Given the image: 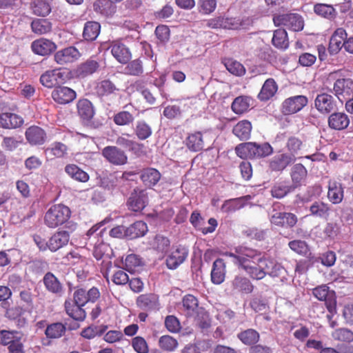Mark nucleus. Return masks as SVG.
Segmentation results:
<instances>
[{"label": "nucleus", "instance_id": "20e7f679", "mask_svg": "<svg viewBox=\"0 0 353 353\" xmlns=\"http://www.w3.org/2000/svg\"><path fill=\"white\" fill-rule=\"evenodd\" d=\"M276 26H283L293 31H300L303 28L304 22L301 15L296 13L279 14L274 17Z\"/></svg>", "mask_w": 353, "mask_h": 353}, {"label": "nucleus", "instance_id": "ea45409f", "mask_svg": "<svg viewBox=\"0 0 353 353\" xmlns=\"http://www.w3.org/2000/svg\"><path fill=\"white\" fill-rule=\"evenodd\" d=\"M161 176V173L157 169L148 168L141 171L140 179L145 186L152 187L159 181Z\"/></svg>", "mask_w": 353, "mask_h": 353}, {"label": "nucleus", "instance_id": "13d9d810", "mask_svg": "<svg viewBox=\"0 0 353 353\" xmlns=\"http://www.w3.org/2000/svg\"><path fill=\"white\" fill-rule=\"evenodd\" d=\"M289 248L296 254L301 256H307L310 252V248L305 241L293 240L288 243Z\"/></svg>", "mask_w": 353, "mask_h": 353}, {"label": "nucleus", "instance_id": "bb28decb", "mask_svg": "<svg viewBox=\"0 0 353 353\" xmlns=\"http://www.w3.org/2000/svg\"><path fill=\"white\" fill-rule=\"evenodd\" d=\"M70 240V234L65 230L56 232L48 240V249L51 252H56L66 245Z\"/></svg>", "mask_w": 353, "mask_h": 353}, {"label": "nucleus", "instance_id": "9d476101", "mask_svg": "<svg viewBox=\"0 0 353 353\" xmlns=\"http://www.w3.org/2000/svg\"><path fill=\"white\" fill-rule=\"evenodd\" d=\"M102 156L111 164L115 165H125L128 157L122 150L117 146H106L101 151Z\"/></svg>", "mask_w": 353, "mask_h": 353}, {"label": "nucleus", "instance_id": "f257e3e1", "mask_svg": "<svg viewBox=\"0 0 353 353\" xmlns=\"http://www.w3.org/2000/svg\"><path fill=\"white\" fill-rule=\"evenodd\" d=\"M224 255L231 257L233 263L243 270L245 266L260 263L261 259L265 257L260 251L245 246H238L234 252H227Z\"/></svg>", "mask_w": 353, "mask_h": 353}, {"label": "nucleus", "instance_id": "6ab92c4d", "mask_svg": "<svg viewBox=\"0 0 353 353\" xmlns=\"http://www.w3.org/2000/svg\"><path fill=\"white\" fill-rule=\"evenodd\" d=\"M25 137L31 145H43L47 138L45 130L37 125H31L28 128L25 132Z\"/></svg>", "mask_w": 353, "mask_h": 353}, {"label": "nucleus", "instance_id": "4468645a", "mask_svg": "<svg viewBox=\"0 0 353 353\" xmlns=\"http://www.w3.org/2000/svg\"><path fill=\"white\" fill-rule=\"evenodd\" d=\"M81 57V53L74 46L61 49L54 54V61L59 65H65L76 61Z\"/></svg>", "mask_w": 353, "mask_h": 353}, {"label": "nucleus", "instance_id": "a878e982", "mask_svg": "<svg viewBox=\"0 0 353 353\" xmlns=\"http://www.w3.org/2000/svg\"><path fill=\"white\" fill-rule=\"evenodd\" d=\"M251 199L250 195H246L235 199L225 200L221 205V210L227 214L233 213L245 206L247 201Z\"/></svg>", "mask_w": 353, "mask_h": 353}, {"label": "nucleus", "instance_id": "1a4fd4ad", "mask_svg": "<svg viewBox=\"0 0 353 353\" xmlns=\"http://www.w3.org/2000/svg\"><path fill=\"white\" fill-rule=\"evenodd\" d=\"M51 97L57 103L66 105L77 98V92L69 87L58 85L52 91Z\"/></svg>", "mask_w": 353, "mask_h": 353}, {"label": "nucleus", "instance_id": "c03bdc74", "mask_svg": "<svg viewBox=\"0 0 353 353\" xmlns=\"http://www.w3.org/2000/svg\"><path fill=\"white\" fill-rule=\"evenodd\" d=\"M77 112L79 117L85 121L92 119L94 111L92 103L87 99H81L77 103Z\"/></svg>", "mask_w": 353, "mask_h": 353}, {"label": "nucleus", "instance_id": "3c124183", "mask_svg": "<svg viewBox=\"0 0 353 353\" xmlns=\"http://www.w3.org/2000/svg\"><path fill=\"white\" fill-rule=\"evenodd\" d=\"M33 32L37 34H44L52 30V23L47 19H36L31 23Z\"/></svg>", "mask_w": 353, "mask_h": 353}, {"label": "nucleus", "instance_id": "c9c22d12", "mask_svg": "<svg viewBox=\"0 0 353 353\" xmlns=\"http://www.w3.org/2000/svg\"><path fill=\"white\" fill-rule=\"evenodd\" d=\"M66 314L77 321H83L86 316V313L82 305L74 303L72 300H66L64 303Z\"/></svg>", "mask_w": 353, "mask_h": 353}, {"label": "nucleus", "instance_id": "603ef678", "mask_svg": "<svg viewBox=\"0 0 353 353\" xmlns=\"http://www.w3.org/2000/svg\"><path fill=\"white\" fill-rule=\"evenodd\" d=\"M303 146L302 141L296 137H290L287 140L285 148L288 150L286 152L288 155L291 156L293 160L296 161V156L299 154Z\"/></svg>", "mask_w": 353, "mask_h": 353}, {"label": "nucleus", "instance_id": "7ed1b4c3", "mask_svg": "<svg viewBox=\"0 0 353 353\" xmlns=\"http://www.w3.org/2000/svg\"><path fill=\"white\" fill-rule=\"evenodd\" d=\"M312 294L318 300L325 302V307L329 312L327 314V319L331 321L337 312L335 292L330 290L327 285H321L314 288Z\"/></svg>", "mask_w": 353, "mask_h": 353}, {"label": "nucleus", "instance_id": "b1692460", "mask_svg": "<svg viewBox=\"0 0 353 353\" xmlns=\"http://www.w3.org/2000/svg\"><path fill=\"white\" fill-rule=\"evenodd\" d=\"M187 148L194 152L201 151L204 148L203 135L201 131H194L188 134L185 139Z\"/></svg>", "mask_w": 353, "mask_h": 353}, {"label": "nucleus", "instance_id": "a18cd8bd", "mask_svg": "<svg viewBox=\"0 0 353 353\" xmlns=\"http://www.w3.org/2000/svg\"><path fill=\"white\" fill-rule=\"evenodd\" d=\"M158 345L164 352H172L177 349L179 343L174 337L165 334L159 339Z\"/></svg>", "mask_w": 353, "mask_h": 353}, {"label": "nucleus", "instance_id": "0e129e2a", "mask_svg": "<svg viewBox=\"0 0 353 353\" xmlns=\"http://www.w3.org/2000/svg\"><path fill=\"white\" fill-rule=\"evenodd\" d=\"M135 133L140 140H145L151 136L152 129L145 121H139L137 123Z\"/></svg>", "mask_w": 353, "mask_h": 353}, {"label": "nucleus", "instance_id": "774afa93", "mask_svg": "<svg viewBox=\"0 0 353 353\" xmlns=\"http://www.w3.org/2000/svg\"><path fill=\"white\" fill-rule=\"evenodd\" d=\"M134 116L128 111H121L113 117V121L118 125H128L134 121Z\"/></svg>", "mask_w": 353, "mask_h": 353}, {"label": "nucleus", "instance_id": "0eeeda50", "mask_svg": "<svg viewBox=\"0 0 353 353\" xmlns=\"http://www.w3.org/2000/svg\"><path fill=\"white\" fill-rule=\"evenodd\" d=\"M333 91L341 102L347 101L353 95V80L350 78L338 79L334 83Z\"/></svg>", "mask_w": 353, "mask_h": 353}, {"label": "nucleus", "instance_id": "cd10ccee", "mask_svg": "<svg viewBox=\"0 0 353 353\" xmlns=\"http://www.w3.org/2000/svg\"><path fill=\"white\" fill-rule=\"evenodd\" d=\"M253 102L254 99L250 96H239L232 101L231 109L236 114H243L250 110Z\"/></svg>", "mask_w": 353, "mask_h": 353}, {"label": "nucleus", "instance_id": "7c9ffc66", "mask_svg": "<svg viewBox=\"0 0 353 353\" xmlns=\"http://www.w3.org/2000/svg\"><path fill=\"white\" fill-rule=\"evenodd\" d=\"M231 285L235 292L250 294L254 290V285L250 280L241 275L236 276L232 281Z\"/></svg>", "mask_w": 353, "mask_h": 353}, {"label": "nucleus", "instance_id": "49530a36", "mask_svg": "<svg viewBox=\"0 0 353 353\" xmlns=\"http://www.w3.org/2000/svg\"><path fill=\"white\" fill-rule=\"evenodd\" d=\"M66 327L62 323L57 322L48 325L45 330L47 338L54 339H59L65 333Z\"/></svg>", "mask_w": 353, "mask_h": 353}, {"label": "nucleus", "instance_id": "58836bf2", "mask_svg": "<svg viewBox=\"0 0 353 353\" xmlns=\"http://www.w3.org/2000/svg\"><path fill=\"white\" fill-rule=\"evenodd\" d=\"M293 187L286 181L276 182L271 188L270 193L273 198L281 199L294 191Z\"/></svg>", "mask_w": 353, "mask_h": 353}, {"label": "nucleus", "instance_id": "9b49d317", "mask_svg": "<svg viewBox=\"0 0 353 353\" xmlns=\"http://www.w3.org/2000/svg\"><path fill=\"white\" fill-rule=\"evenodd\" d=\"M137 305L145 312L159 310L160 307L159 296L154 293H146L139 295L136 300Z\"/></svg>", "mask_w": 353, "mask_h": 353}, {"label": "nucleus", "instance_id": "aec40b11", "mask_svg": "<svg viewBox=\"0 0 353 353\" xmlns=\"http://www.w3.org/2000/svg\"><path fill=\"white\" fill-rule=\"evenodd\" d=\"M290 178L294 190L305 185L307 176V170L301 163L294 164L290 170Z\"/></svg>", "mask_w": 353, "mask_h": 353}, {"label": "nucleus", "instance_id": "f3484780", "mask_svg": "<svg viewBox=\"0 0 353 353\" xmlns=\"http://www.w3.org/2000/svg\"><path fill=\"white\" fill-rule=\"evenodd\" d=\"M272 262L268 260V258L264 257L260 261V263L252 264L249 266H245L243 270L254 280H261L266 276L268 272L266 269L270 266Z\"/></svg>", "mask_w": 353, "mask_h": 353}, {"label": "nucleus", "instance_id": "69168bd1", "mask_svg": "<svg viewBox=\"0 0 353 353\" xmlns=\"http://www.w3.org/2000/svg\"><path fill=\"white\" fill-rule=\"evenodd\" d=\"M23 143L21 137H5L1 143L2 148L6 151H14Z\"/></svg>", "mask_w": 353, "mask_h": 353}, {"label": "nucleus", "instance_id": "864d4df0", "mask_svg": "<svg viewBox=\"0 0 353 353\" xmlns=\"http://www.w3.org/2000/svg\"><path fill=\"white\" fill-rule=\"evenodd\" d=\"M116 90L115 85L109 79H104L98 82L95 87L96 93L99 97L110 95Z\"/></svg>", "mask_w": 353, "mask_h": 353}, {"label": "nucleus", "instance_id": "423d86ee", "mask_svg": "<svg viewBox=\"0 0 353 353\" xmlns=\"http://www.w3.org/2000/svg\"><path fill=\"white\" fill-rule=\"evenodd\" d=\"M188 254V249L185 246L179 245L173 247L165 260L167 268L170 270H176L187 259Z\"/></svg>", "mask_w": 353, "mask_h": 353}, {"label": "nucleus", "instance_id": "5701e85b", "mask_svg": "<svg viewBox=\"0 0 353 353\" xmlns=\"http://www.w3.org/2000/svg\"><path fill=\"white\" fill-rule=\"evenodd\" d=\"M183 311L187 317L196 318L202 307H199L196 297L192 294L185 295L182 300Z\"/></svg>", "mask_w": 353, "mask_h": 353}, {"label": "nucleus", "instance_id": "5fc2aeb1", "mask_svg": "<svg viewBox=\"0 0 353 353\" xmlns=\"http://www.w3.org/2000/svg\"><path fill=\"white\" fill-rule=\"evenodd\" d=\"M100 228V225H95L92 226L87 232H86V245H96L97 244H101L102 242V231H99Z\"/></svg>", "mask_w": 353, "mask_h": 353}, {"label": "nucleus", "instance_id": "09e8293b", "mask_svg": "<svg viewBox=\"0 0 353 353\" xmlns=\"http://www.w3.org/2000/svg\"><path fill=\"white\" fill-rule=\"evenodd\" d=\"M250 20L248 18L241 19L237 17H223V29L238 30L245 28L248 25Z\"/></svg>", "mask_w": 353, "mask_h": 353}, {"label": "nucleus", "instance_id": "f03ea898", "mask_svg": "<svg viewBox=\"0 0 353 353\" xmlns=\"http://www.w3.org/2000/svg\"><path fill=\"white\" fill-rule=\"evenodd\" d=\"M71 216L70 209L63 204L52 205L45 213L44 225L54 229L67 223Z\"/></svg>", "mask_w": 353, "mask_h": 353}, {"label": "nucleus", "instance_id": "37998d69", "mask_svg": "<svg viewBox=\"0 0 353 353\" xmlns=\"http://www.w3.org/2000/svg\"><path fill=\"white\" fill-rule=\"evenodd\" d=\"M30 9L34 15L46 17L51 12V2L49 0H32Z\"/></svg>", "mask_w": 353, "mask_h": 353}, {"label": "nucleus", "instance_id": "6e6d98bb", "mask_svg": "<svg viewBox=\"0 0 353 353\" xmlns=\"http://www.w3.org/2000/svg\"><path fill=\"white\" fill-rule=\"evenodd\" d=\"M216 6V0H198L197 10L202 15H210L215 11Z\"/></svg>", "mask_w": 353, "mask_h": 353}, {"label": "nucleus", "instance_id": "2f4dec72", "mask_svg": "<svg viewBox=\"0 0 353 353\" xmlns=\"http://www.w3.org/2000/svg\"><path fill=\"white\" fill-rule=\"evenodd\" d=\"M226 267L222 259H217L213 263L211 271V281L214 284L222 283L225 278Z\"/></svg>", "mask_w": 353, "mask_h": 353}, {"label": "nucleus", "instance_id": "ddd939ff", "mask_svg": "<svg viewBox=\"0 0 353 353\" xmlns=\"http://www.w3.org/2000/svg\"><path fill=\"white\" fill-rule=\"evenodd\" d=\"M26 313L31 314V310L17 305L8 308L5 312V316L10 321H14L17 327H22L28 323L27 318L25 317Z\"/></svg>", "mask_w": 353, "mask_h": 353}, {"label": "nucleus", "instance_id": "a19ab883", "mask_svg": "<svg viewBox=\"0 0 353 353\" xmlns=\"http://www.w3.org/2000/svg\"><path fill=\"white\" fill-rule=\"evenodd\" d=\"M237 338L245 345L252 347L259 341L260 334L256 330L249 328L238 333Z\"/></svg>", "mask_w": 353, "mask_h": 353}, {"label": "nucleus", "instance_id": "f8f14e48", "mask_svg": "<svg viewBox=\"0 0 353 353\" xmlns=\"http://www.w3.org/2000/svg\"><path fill=\"white\" fill-rule=\"evenodd\" d=\"M109 48L114 58L121 64H126L132 58L129 48L120 41H112Z\"/></svg>", "mask_w": 353, "mask_h": 353}, {"label": "nucleus", "instance_id": "680f3d73", "mask_svg": "<svg viewBox=\"0 0 353 353\" xmlns=\"http://www.w3.org/2000/svg\"><path fill=\"white\" fill-rule=\"evenodd\" d=\"M225 66L226 69L235 76H243L245 74V68L240 62L229 59L225 61Z\"/></svg>", "mask_w": 353, "mask_h": 353}, {"label": "nucleus", "instance_id": "e2e57ef3", "mask_svg": "<svg viewBox=\"0 0 353 353\" xmlns=\"http://www.w3.org/2000/svg\"><path fill=\"white\" fill-rule=\"evenodd\" d=\"M314 12L323 17L331 19L335 16V9L331 5L316 3L314 6Z\"/></svg>", "mask_w": 353, "mask_h": 353}, {"label": "nucleus", "instance_id": "473e14b6", "mask_svg": "<svg viewBox=\"0 0 353 353\" xmlns=\"http://www.w3.org/2000/svg\"><path fill=\"white\" fill-rule=\"evenodd\" d=\"M327 197L334 204H339L343 201V188L340 182L336 180L329 181Z\"/></svg>", "mask_w": 353, "mask_h": 353}, {"label": "nucleus", "instance_id": "dca6fc26", "mask_svg": "<svg viewBox=\"0 0 353 353\" xmlns=\"http://www.w3.org/2000/svg\"><path fill=\"white\" fill-rule=\"evenodd\" d=\"M347 32L343 28L335 30L330 39L328 51L331 55L336 54L343 47L347 39Z\"/></svg>", "mask_w": 353, "mask_h": 353}, {"label": "nucleus", "instance_id": "052dcab7", "mask_svg": "<svg viewBox=\"0 0 353 353\" xmlns=\"http://www.w3.org/2000/svg\"><path fill=\"white\" fill-rule=\"evenodd\" d=\"M330 210L328 204L319 201L314 202L310 208L311 214L319 217H327Z\"/></svg>", "mask_w": 353, "mask_h": 353}, {"label": "nucleus", "instance_id": "a211bd4d", "mask_svg": "<svg viewBox=\"0 0 353 353\" xmlns=\"http://www.w3.org/2000/svg\"><path fill=\"white\" fill-rule=\"evenodd\" d=\"M350 123L347 114L342 112L331 113L327 119L328 127L334 130L341 131L347 128Z\"/></svg>", "mask_w": 353, "mask_h": 353}, {"label": "nucleus", "instance_id": "f704fd0d", "mask_svg": "<svg viewBox=\"0 0 353 353\" xmlns=\"http://www.w3.org/2000/svg\"><path fill=\"white\" fill-rule=\"evenodd\" d=\"M65 172L74 181L80 183H86L90 179L89 174L74 163H70L65 166Z\"/></svg>", "mask_w": 353, "mask_h": 353}, {"label": "nucleus", "instance_id": "8fccbe9b", "mask_svg": "<svg viewBox=\"0 0 353 353\" xmlns=\"http://www.w3.org/2000/svg\"><path fill=\"white\" fill-rule=\"evenodd\" d=\"M272 44L279 49H286L288 47V39L287 32L285 29H277L274 32Z\"/></svg>", "mask_w": 353, "mask_h": 353}, {"label": "nucleus", "instance_id": "39448f33", "mask_svg": "<svg viewBox=\"0 0 353 353\" xmlns=\"http://www.w3.org/2000/svg\"><path fill=\"white\" fill-rule=\"evenodd\" d=\"M308 99L304 95H296L285 99L281 104V112L291 115L301 111L307 105Z\"/></svg>", "mask_w": 353, "mask_h": 353}, {"label": "nucleus", "instance_id": "72a5a7b5", "mask_svg": "<svg viewBox=\"0 0 353 353\" xmlns=\"http://www.w3.org/2000/svg\"><path fill=\"white\" fill-rule=\"evenodd\" d=\"M278 90V85L272 78L265 80L258 94V99L261 101H266L274 96Z\"/></svg>", "mask_w": 353, "mask_h": 353}, {"label": "nucleus", "instance_id": "6e6552de", "mask_svg": "<svg viewBox=\"0 0 353 353\" xmlns=\"http://www.w3.org/2000/svg\"><path fill=\"white\" fill-rule=\"evenodd\" d=\"M314 107L322 114H329L336 108V101L327 93L318 94L314 99Z\"/></svg>", "mask_w": 353, "mask_h": 353}, {"label": "nucleus", "instance_id": "4be33fe9", "mask_svg": "<svg viewBox=\"0 0 353 353\" xmlns=\"http://www.w3.org/2000/svg\"><path fill=\"white\" fill-rule=\"evenodd\" d=\"M23 119L12 112H3L0 114V128L3 129H16L23 125Z\"/></svg>", "mask_w": 353, "mask_h": 353}, {"label": "nucleus", "instance_id": "393cba45", "mask_svg": "<svg viewBox=\"0 0 353 353\" xmlns=\"http://www.w3.org/2000/svg\"><path fill=\"white\" fill-rule=\"evenodd\" d=\"M292 157L283 152L275 155L269 162V168L272 171L281 172L294 163Z\"/></svg>", "mask_w": 353, "mask_h": 353}, {"label": "nucleus", "instance_id": "412c9836", "mask_svg": "<svg viewBox=\"0 0 353 353\" xmlns=\"http://www.w3.org/2000/svg\"><path fill=\"white\" fill-rule=\"evenodd\" d=\"M31 48L34 54L46 56L55 51L57 45L49 39L41 38L32 43Z\"/></svg>", "mask_w": 353, "mask_h": 353}, {"label": "nucleus", "instance_id": "79ce46f5", "mask_svg": "<svg viewBox=\"0 0 353 353\" xmlns=\"http://www.w3.org/2000/svg\"><path fill=\"white\" fill-rule=\"evenodd\" d=\"M148 232L147 224L142 221H136L126 228L125 237L130 239H134L144 236Z\"/></svg>", "mask_w": 353, "mask_h": 353}, {"label": "nucleus", "instance_id": "c756f323", "mask_svg": "<svg viewBox=\"0 0 353 353\" xmlns=\"http://www.w3.org/2000/svg\"><path fill=\"white\" fill-rule=\"evenodd\" d=\"M128 206L134 212L142 211L148 203V197L143 191L131 194L128 199Z\"/></svg>", "mask_w": 353, "mask_h": 353}, {"label": "nucleus", "instance_id": "2eb2a0df", "mask_svg": "<svg viewBox=\"0 0 353 353\" xmlns=\"http://www.w3.org/2000/svg\"><path fill=\"white\" fill-rule=\"evenodd\" d=\"M297 221L296 215L292 212H276L270 218L272 224L281 228H292L296 225Z\"/></svg>", "mask_w": 353, "mask_h": 353}, {"label": "nucleus", "instance_id": "c85d7f7f", "mask_svg": "<svg viewBox=\"0 0 353 353\" xmlns=\"http://www.w3.org/2000/svg\"><path fill=\"white\" fill-rule=\"evenodd\" d=\"M43 283L46 289L50 293L58 296L62 294L63 290V285L52 272H48L44 275Z\"/></svg>", "mask_w": 353, "mask_h": 353}, {"label": "nucleus", "instance_id": "de8ad7c7", "mask_svg": "<svg viewBox=\"0 0 353 353\" xmlns=\"http://www.w3.org/2000/svg\"><path fill=\"white\" fill-rule=\"evenodd\" d=\"M101 26L96 21L85 23L83 32V37L87 41H94L99 34Z\"/></svg>", "mask_w": 353, "mask_h": 353}, {"label": "nucleus", "instance_id": "bf43d9fd", "mask_svg": "<svg viewBox=\"0 0 353 353\" xmlns=\"http://www.w3.org/2000/svg\"><path fill=\"white\" fill-rule=\"evenodd\" d=\"M99 63L93 59H88L81 63L78 69L79 73L82 77H86L95 72L99 68Z\"/></svg>", "mask_w": 353, "mask_h": 353}, {"label": "nucleus", "instance_id": "4d7b16f0", "mask_svg": "<svg viewBox=\"0 0 353 353\" xmlns=\"http://www.w3.org/2000/svg\"><path fill=\"white\" fill-rule=\"evenodd\" d=\"M125 68V73L131 76H140L143 72V63L140 59L128 61Z\"/></svg>", "mask_w": 353, "mask_h": 353}, {"label": "nucleus", "instance_id": "338daca9", "mask_svg": "<svg viewBox=\"0 0 353 353\" xmlns=\"http://www.w3.org/2000/svg\"><path fill=\"white\" fill-rule=\"evenodd\" d=\"M332 337L337 341L351 342L353 341V332L347 328H339L332 332Z\"/></svg>", "mask_w": 353, "mask_h": 353}, {"label": "nucleus", "instance_id": "e433bc0d", "mask_svg": "<svg viewBox=\"0 0 353 353\" xmlns=\"http://www.w3.org/2000/svg\"><path fill=\"white\" fill-rule=\"evenodd\" d=\"M252 125L250 121L246 119L239 121L232 129V133L241 141L250 138Z\"/></svg>", "mask_w": 353, "mask_h": 353}, {"label": "nucleus", "instance_id": "4c0bfd02", "mask_svg": "<svg viewBox=\"0 0 353 353\" xmlns=\"http://www.w3.org/2000/svg\"><path fill=\"white\" fill-rule=\"evenodd\" d=\"M93 10L98 14L110 17L116 12L117 6L112 0H97L93 4Z\"/></svg>", "mask_w": 353, "mask_h": 353}]
</instances>
